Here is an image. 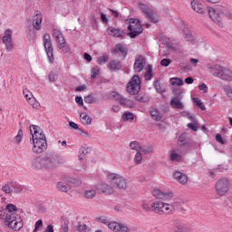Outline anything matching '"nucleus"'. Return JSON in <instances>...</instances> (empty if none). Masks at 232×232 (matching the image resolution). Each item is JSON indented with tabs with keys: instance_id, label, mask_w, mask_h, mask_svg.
<instances>
[{
	"instance_id": "nucleus-38",
	"label": "nucleus",
	"mask_w": 232,
	"mask_h": 232,
	"mask_svg": "<svg viewBox=\"0 0 232 232\" xmlns=\"http://www.w3.org/2000/svg\"><path fill=\"white\" fill-rule=\"evenodd\" d=\"M145 81H151L153 79V68L151 65H148V69L144 75Z\"/></svg>"
},
{
	"instance_id": "nucleus-12",
	"label": "nucleus",
	"mask_w": 232,
	"mask_h": 232,
	"mask_svg": "<svg viewBox=\"0 0 232 232\" xmlns=\"http://www.w3.org/2000/svg\"><path fill=\"white\" fill-rule=\"evenodd\" d=\"M2 42L5 46V50L7 52H12L14 50V41L12 40V30L6 29L5 31L4 36L2 38Z\"/></svg>"
},
{
	"instance_id": "nucleus-9",
	"label": "nucleus",
	"mask_w": 232,
	"mask_h": 232,
	"mask_svg": "<svg viewBox=\"0 0 232 232\" xmlns=\"http://www.w3.org/2000/svg\"><path fill=\"white\" fill-rule=\"evenodd\" d=\"M108 179L113 188H117L118 189H126V188H128V183L126 182V179L119 174H109Z\"/></svg>"
},
{
	"instance_id": "nucleus-24",
	"label": "nucleus",
	"mask_w": 232,
	"mask_h": 232,
	"mask_svg": "<svg viewBox=\"0 0 232 232\" xmlns=\"http://www.w3.org/2000/svg\"><path fill=\"white\" fill-rule=\"evenodd\" d=\"M109 35H111L112 37H123V35H126V33L121 29H117L115 27H109L107 30Z\"/></svg>"
},
{
	"instance_id": "nucleus-58",
	"label": "nucleus",
	"mask_w": 232,
	"mask_h": 232,
	"mask_svg": "<svg viewBox=\"0 0 232 232\" xmlns=\"http://www.w3.org/2000/svg\"><path fill=\"white\" fill-rule=\"evenodd\" d=\"M161 66H169L171 64V60L169 59H163L160 62Z\"/></svg>"
},
{
	"instance_id": "nucleus-45",
	"label": "nucleus",
	"mask_w": 232,
	"mask_h": 232,
	"mask_svg": "<svg viewBox=\"0 0 232 232\" xmlns=\"http://www.w3.org/2000/svg\"><path fill=\"white\" fill-rule=\"evenodd\" d=\"M193 101L196 106H198L200 110H202L203 111H206V105H204V102H202V100L198 98H193Z\"/></svg>"
},
{
	"instance_id": "nucleus-52",
	"label": "nucleus",
	"mask_w": 232,
	"mask_h": 232,
	"mask_svg": "<svg viewBox=\"0 0 232 232\" xmlns=\"http://www.w3.org/2000/svg\"><path fill=\"white\" fill-rule=\"evenodd\" d=\"M110 59V57H108V55H103L102 57H99L97 59V63L99 64H106V63H108V60Z\"/></svg>"
},
{
	"instance_id": "nucleus-25",
	"label": "nucleus",
	"mask_w": 232,
	"mask_h": 232,
	"mask_svg": "<svg viewBox=\"0 0 232 232\" xmlns=\"http://www.w3.org/2000/svg\"><path fill=\"white\" fill-rule=\"evenodd\" d=\"M131 150H134L135 151H140L143 153V155H148L153 152V147L151 146H135L131 147Z\"/></svg>"
},
{
	"instance_id": "nucleus-15",
	"label": "nucleus",
	"mask_w": 232,
	"mask_h": 232,
	"mask_svg": "<svg viewBox=\"0 0 232 232\" xmlns=\"http://www.w3.org/2000/svg\"><path fill=\"white\" fill-rule=\"evenodd\" d=\"M108 227L114 232H130V227H128V226L115 221L108 223Z\"/></svg>"
},
{
	"instance_id": "nucleus-22",
	"label": "nucleus",
	"mask_w": 232,
	"mask_h": 232,
	"mask_svg": "<svg viewBox=\"0 0 232 232\" xmlns=\"http://www.w3.org/2000/svg\"><path fill=\"white\" fill-rule=\"evenodd\" d=\"M173 177L175 180H178L179 184H187L188 183V175L180 172V171H175L173 173Z\"/></svg>"
},
{
	"instance_id": "nucleus-50",
	"label": "nucleus",
	"mask_w": 232,
	"mask_h": 232,
	"mask_svg": "<svg viewBox=\"0 0 232 232\" xmlns=\"http://www.w3.org/2000/svg\"><path fill=\"white\" fill-rule=\"evenodd\" d=\"M47 59L50 64H53L55 63V57L53 56V51H47L46 52Z\"/></svg>"
},
{
	"instance_id": "nucleus-21",
	"label": "nucleus",
	"mask_w": 232,
	"mask_h": 232,
	"mask_svg": "<svg viewBox=\"0 0 232 232\" xmlns=\"http://www.w3.org/2000/svg\"><path fill=\"white\" fill-rule=\"evenodd\" d=\"M190 6L192 10L194 12H197L198 14H206V11H204V5L198 0H192L190 3Z\"/></svg>"
},
{
	"instance_id": "nucleus-64",
	"label": "nucleus",
	"mask_w": 232,
	"mask_h": 232,
	"mask_svg": "<svg viewBox=\"0 0 232 232\" xmlns=\"http://www.w3.org/2000/svg\"><path fill=\"white\" fill-rule=\"evenodd\" d=\"M44 232H53V225H48Z\"/></svg>"
},
{
	"instance_id": "nucleus-4",
	"label": "nucleus",
	"mask_w": 232,
	"mask_h": 232,
	"mask_svg": "<svg viewBox=\"0 0 232 232\" xmlns=\"http://www.w3.org/2000/svg\"><path fill=\"white\" fill-rule=\"evenodd\" d=\"M138 8L144 14V15H146L148 21L154 24L159 23V14L153 10V7L150 4L146 2H138Z\"/></svg>"
},
{
	"instance_id": "nucleus-43",
	"label": "nucleus",
	"mask_w": 232,
	"mask_h": 232,
	"mask_svg": "<svg viewBox=\"0 0 232 232\" xmlns=\"http://www.w3.org/2000/svg\"><path fill=\"white\" fill-rule=\"evenodd\" d=\"M116 52H120L121 53L122 57H126L127 52L126 48H124L123 44H118L115 48Z\"/></svg>"
},
{
	"instance_id": "nucleus-18",
	"label": "nucleus",
	"mask_w": 232,
	"mask_h": 232,
	"mask_svg": "<svg viewBox=\"0 0 232 232\" xmlns=\"http://www.w3.org/2000/svg\"><path fill=\"white\" fill-rule=\"evenodd\" d=\"M24 98L26 99L27 102L35 110H39V102L35 101V98H34V94L30 92L28 90H24Z\"/></svg>"
},
{
	"instance_id": "nucleus-55",
	"label": "nucleus",
	"mask_w": 232,
	"mask_h": 232,
	"mask_svg": "<svg viewBox=\"0 0 232 232\" xmlns=\"http://www.w3.org/2000/svg\"><path fill=\"white\" fill-rule=\"evenodd\" d=\"M77 231L79 232H88V226L86 225H78L77 226Z\"/></svg>"
},
{
	"instance_id": "nucleus-28",
	"label": "nucleus",
	"mask_w": 232,
	"mask_h": 232,
	"mask_svg": "<svg viewBox=\"0 0 232 232\" xmlns=\"http://www.w3.org/2000/svg\"><path fill=\"white\" fill-rule=\"evenodd\" d=\"M56 188L58 191H62L63 193H68L72 189V187L68 183L63 181L58 182Z\"/></svg>"
},
{
	"instance_id": "nucleus-57",
	"label": "nucleus",
	"mask_w": 232,
	"mask_h": 232,
	"mask_svg": "<svg viewBox=\"0 0 232 232\" xmlns=\"http://www.w3.org/2000/svg\"><path fill=\"white\" fill-rule=\"evenodd\" d=\"M216 140L219 144H226V140H224V138H222V135H220V134L216 135Z\"/></svg>"
},
{
	"instance_id": "nucleus-54",
	"label": "nucleus",
	"mask_w": 232,
	"mask_h": 232,
	"mask_svg": "<svg viewBox=\"0 0 232 232\" xmlns=\"http://www.w3.org/2000/svg\"><path fill=\"white\" fill-rule=\"evenodd\" d=\"M48 79L50 82H55V81H57V74L53 72H51L49 73Z\"/></svg>"
},
{
	"instance_id": "nucleus-14",
	"label": "nucleus",
	"mask_w": 232,
	"mask_h": 232,
	"mask_svg": "<svg viewBox=\"0 0 232 232\" xmlns=\"http://www.w3.org/2000/svg\"><path fill=\"white\" fill-rule=\"evenodd\" d=\"M53 37L55 39L58 48L60 50H63V48L66 46V40L64 39V36L63 35V33H61V31L53 29Z\"/></svg>"
},
{
	"instance_id": "nucleus-1",
	"label": "nucleus",
	"mask_w": 232,
	"mask_h": 232,
	"mask_svg": "<svg viewBox=\"0 0 232 232\" xmlns=\"http://www.w3.org/2000/svg\"><path fill=\"white\" fill-rule=\"evenodd\" d=\"M61 164H64V159L55 152H49L44 156L32 158L28 162V167L32 171H44V169H55Z\"/></svg>"
},
{
	"instance_id": "nucleus-40",
	"label": "nucleus",
	"mask_w": 232,
	"mask_h": 232,
	"mask_svg": "<svg viewBox=\"0 0 232 232\" xmlns=\"http://www.w3.org/2000/svg\"><path fill=\"white\" fill-rule=\"evenodd\" d=\"M91 73V79H97L98 75H101V68L99 66L92 67Z\"/></svg>"
},
{
	"instance_id": "nucleus-47",
	"label": "nucleus",
	"mask_w": 232,
	"mask_h": 232,
	"mask_svg": "<svg viewBox=\"0 0 232 232\" xmlns=\"http://www.w3.org/2000/svg\"><path fill=\"white\" fill-rule=\"evenodd\" d=\"M181 117H186L187 119H189V121H191V122H195V115L190 114L189 111H184L181 112Z\"/></svg>"
},
{
	"instance_id": "nucleus-16",
	"label": "nucleus",
	"mask_w": 232,
	"mask_h": 232,
	"mask_svg": "<svg viewBox=\"0 0 232 232\" xmlns=\"http://www.w3.org/2000/svg\"><path fill=\"white\" fill-rule=\"evenodd\" d=\"M152 195L156 198H160L162 200H169L170 198H173V192L164 193L159 188H154L152 190Z\"/></svg>"
},
{
	"instance_id": "nucleus-62",
	"label": "nucleus",
	"mask_w": 232,
	"mask_h": 232,
	"mask_svg": "<svg viewBox=\"0 0 232 232\" xmlns=\"http://www.w3.org/2000/svg\"><path fill=\"white\" fill-rule=\"evenodd\" d=\"M101 19L102 23L108 24V17H106V14H104V13H101Z\"/></svg>"
},
{
	"instance_id": "nucleus-17",
	"label": "nucleus",
	"mask_w": 232,
	"mask_h": 232,
	"mask_svg": "<svg viewBox=\"0 0 232 232\" xmlns=\"http://www.w3.org/2000/svg\"><path fill=\"white\" fill-rule=\"evenodd\" d=\"M43 14L41 12H36L34 15H33V27L34 30L39 32L41 28H43Z\"/></svg>"
},
{
	"instance_id": "nucleus-51",
	"label": "nucleus",
	"mask_w": 232,
	"mask_h": 232,
	"mask_svg": "<svg viewBox=\"0 0 232 232\" xmlns=\"http://www.w3.org/2000/svg\"><path fill=\"white\" fill-rule=\"evenodd\" d=\"M70 184H72V186L79 187L81 184H82V181L77 178H70L69 179Z\"/></svg>"
},
{
	"instance_id": "nucleus-27",
	"label": "nucleus",
	"mask_w": 232,
	"mask_h": 232,
	"mask_svg": "<svg viewBox=\"0 0 232 232\" xmlns=\"http://www.w3.org/2000/svg\"><path fill=\"white\" fill-rule=\"evenodd\" d=\"M44 46L45 48V52L53 51V47L52 46V41L50 40V34H45L44 35Z\"/></svg>"
},
{
	"instance_id": "nucleus-63",
	"label": "nucleus",
	"mask_w": 232,
	"mask_h": 232,
	"mask_svg": "<svg viewBox=\"0 0 232 232\" xmlns=\"http://www.w3.org/2000/svg\"><path fill=\"white\" fill-rule=\"evenodd\" d=\"M189 63L192 64V66H197V64H198V59L191 58Z\"/></svg>"
},
{
	"instance_id": "nucleus-2",
	"label": "nucleus",
	"mask_w": 232,
	"mask_h": 232,
	"mask_svg": "<svg viewBox=\"0 0 232 232\" xmlns=\"http://www.w3.org/2000/svg\"><path fill=\"white\" fill-rule=\"evenodd\" d=\"M6 211L0 210V218L5 220V225L12 227L14 231H19V229L23 228V219L15 217V212L18 211V208L14 204L6 205Z\"/></svg>"
},
{
	"instance_id": "nucleus-44",
	"label": "nucleus",
	"mask_w": 232,
	"mask_h": 232,
	"mask_svg": "<svg viewBox=\"0 0 232 232\" xmlns=\"http://www.w3.org/2000/svg\"><path fill=\"white\" fill-rule=\"evenodd\" d=\"M84 102H86V104H94V102H97V98L92 94H89L84 98Z\"/></svg>"
},
{
	"instance_id": "nucleus-37",
	"label": "nucleus",
	"mask_w": 232,
	"mask_h": 232,
	"mask_svg": "<svg viewBox=\"0 0 232 232\" xmlns=\"http://www.w3.org/2000/svg\"><path fill=\"white\" fill-rule=\"evenodd\" d=\"M24 135V132L22 130V129H20L14 139V144H21V142H23Z\"/></svg>"
},
{
	"instance_id": "nucleus-29",
	"label": "nucleus",
	"mask_w": 232,
	"mask_h": 232,
	"mask_svg": "<svg viewBox=\"0 0 232 232\" xmlns=\"http://www.w3.org/2000/svg\"><path fill=\"white\" fill-rule=\"evenodd\" d=\"M150 113L154 121L157 122H160V121H162V114H160V111L159 109L151 108L150 111Z\"/></svg>"
},
{
	"instance_id": "nucleus-59",
	"label": "nucleus",
	"mask_w": 232,
	"mask_h": 232,
	"mask_svg": "<svg viewBox=\"0 0 232 232\" xmlns=\"http://www.w3.org/2000/svg\"><path fill=\"white\" fill-rule=\"evenodd\" d=\"M198 89L203 92V93H208V85L206 83L199 85Z\"/></svg>"
},
{
	"instance_id": "nucleus-5",
	"label": "nucleus",
	"mask_w": 232,
	"mask_h": 232,
	"mask_svg": "<svg viewBox=\"0 0 232 232\" xmlns=\"http://www.w3.org/2000/svg\"><path fill=\"white\" fill-rule=\"evenodd\" d=\"M30 133L33 139V144H36V146H46V135L39 126L31 125L30 126Z\"/></svg>"
},
{
	"instance_id": "nucleus-20",
	"label": "nucleus",
	"mask_w": 232,
	"mask_h": 232,
	"mask_svg": "<svg viewBox=\"0 0 232 232\" xmlns=\"http://www.w3.org/2000/svg\"><path fill=\"white\" fill-rule=\"evenodd\" d=\"M116 101H118V102L121 106H125V108H133V106H135V103L133 102V101L128 98H124L121 94H117Z\"/></svg>"
},
{
	"instance_id": "nucleus-30",
	"label": "nucleus",
	"mask_w": 232,
	"mask_h": 232,
	"mask_svg": "<svg viewBox=\"0 0 232 232\" xmlns=\"http://www.w3.org/2000/svg\"><path fill=\"white\" fill-rule=\"evenodd\" d=\"M169 159L172 162H181L182 155L179 154L177 150H172L169 151Z\"/></svg>"
},
{
	"instance_id": "nucleus-7",
	"label": "nucleus",
	"mask_w": 232,
	"mask_h": 232,
	"mask_svg": "<svg viewBox=\"0 0 232 232\" xmlns=\"http://www.w3.org/2000/svg\"><path fill=\"white\" fill-rule=\"evenodd\" d=\"M175 208H177L175 203L169 204L162 201H156L151 204V211H154V213H158L159 215H168L169 213H171V211H174Z\"/></svg>"
},
{
	"instance_id": "nucleus-23",
	"label": "nucleus",
	"mask_w": 232,
	"mask_h": 232,
	"mask_svg": "<svg viewBox=\"0 0 232 232\" xmlns=\"http://www.w3.org/2000/svg\"><path fill=\"white\" fill-rule=\"evenodd\" d=\"M170 106L174 110H184V103L180 102V98L172 97L170 100Z\"/></svg>"
},
{
	"instance_id": "nucleus-42",
	"label": "nucleus",
	"mask_w": 232,
	"mask_h": 232,
	"mask_svg": "<svg viewBox=\"0 0 232 232\" xmlns=\"http://www.w3.org/2000/svg\"><path fill=\"white\" fill-rule=\"evenodd\" d=\"M96 195H97L96 189L85 190V193H84L85 198H95Z\"/></svg>"
},
{
	"instance_id": "nucleus-31",
	"label": "nucleus",
	"mask_w": 232,
	"mask_h": 232,
	"mask_svg": "<svg viewBox=\"0 0 232 232\" xmlns=\"http://www.w3.org/2000/svg\"><path fill=\"white\" fill-rule=\"evenodd\" d=\"M135 119V114L130 111H124L121 115V121L123 122H131Z\"/></svg>"
},
{
	"instance_id": "nucleus-3",
	"label": "nucleus",
	"mask_w": 232,
	"mask_h": 232,
	"mask_svg": "<svg viewBox=\"0 0 232 232\" xmlns=\"http://www.w3.org/2000/svg\"><path fill=\"white\" fill-rule=\"evenodd\" d=\"M208 70L210 73L214 75V77H218V79H221L222 81H228L229 82H231L232 81L231 70L218 64H216L214 66H208Z\"/></svg>"
},
{
	"instance_id": "nucleus-39",
	"label": "nucleus",
	"mask_w": 232,
	"mask_h": 232,
	"mask_svg": "<svg viewBox=\"0 0 232 232\" xmlns=\"http://www.w3.org/2000/svg\"><path fill=\"white\" fill-rule=\"evenodd\" d=\"M169 82L172 86H182L184 84V81L180 78H171Z\"/></svg>"
},
{
	"instance_id": "nucleus-61",
	"label": "nucleus",
	"mask_w": 232,
	"mask_h": 232,
	"mask_svg": "<svg viewBox=\"0 0 232 232\" xmlns=\"http://www.w3.org/2000/svg\"><path fill=\"white\" fill-rule=\"evenodd\" d=\"M98 220L102 223V224H108V218L102 216L101 218H98Z\"/></svg>"
},
{
	"instance_id": "nucleus-48",
	"label": "nucleus",
	"mask_w": 232,
	"mask_h": 232,
	"mask_svg": "<svg viewBox=\"0 0 232 232\" xmlns=\"http://www.w3.org/2000/svg\"><path fill=\"white\" fill-rule=\"evenodd\" d=\"M134 162L136 164H140L142 162V152L140 150H136V155L134 158Z\"/></svg>"
},
{
	"instance_id": "nucleus-60",
	"label": "nucleus",
	"mask_w": 232,
	"mask_h": 232,
	"mask_svg": "<svg viewBox=\"0 0 232 232\" xmlns=\"http://www.w3.org/2000/svg\"><path fill=\"white\" fill-rule=\"evenodd\" d=\"M27 37H31L32 39H35V31L34 29H29L27 33Z\"/></svg>"
},
{
	"instance_id": "nucleus-10",
	"label": "nucleus",
	"mask_w": 232,
	"mask_h": 232,
	"mask_svg": "<svg viewBox=\"0 0 232 232\" xmlns=\"http://www.w3.org/2000/svg\"><path fill=\"white\" fill-rule=\"evenodd\" d=\"M127 92L130 95H137L140 92V78L135 74L127 84Z\"/></svg>"
},
{
	"instance_id": "nucleus-8",
	"label": "nucleus",
	"mask_w": 232,
	"mask_h": 232,
	"mask_svg": "<svg viewBox=\"0 0 232 232\" xmlns=\"http://www.w3.org/2000/svg\"><path fill=\"white\" fill-rule=\"evenodd\" d=\"M128 30H129L128 35H130L131 39H135V37H137L138 35H140L143 30L140 21L135 18L130 19Z\"/></svg>"
},
{
	"instance_id": "nucleus-46",
	"label": "nucleus",
	"mask_w": 232,
	"mask_h": 232,
	"mask_svg": "<svg viewBox=\"0 0 232 232\" xmlns=\"http://www.w3.org/2000/svg\"><path fill=\"white\" fill-rule=\"evenodd\" d=\"M187 127L189 130H192V131H198V121H197V119L195 118V121H192V123L187 124Z\"/></svg>"
},
{
	"instance_id": "nucleus-26",
	"label": "nucleus",
	"mask_w": 232,
	"mask_h": 232,
	"mask_svg": "<svg viewBox=\"0 0 232 232\" xmlns=\"http://www.w3.org/2000/svg\"><path fill=\"white\" fill-rule=\"evenodd\" d=\"M97 189H100L102 193H106V195H112L114 191L113 187L106 183H102L100 187H97Z\"/></svg>"
},
{
	"instance_id": "nucleus-53",
	"label": "nucleus",
	"mask_w": 232,
	"mask_h": 232,
	"mask_svg": "<svg viewBox=\"0 0 232 232\" xmlns=\"http://www.w3.org/2000/svg\"><path fill=\"white\" fill-rule=\"evenodd\" d=\"M2 191H5L6 194L14 193V189L6 184L2 186Z\"/></svg>"
},
{
	"instance_id": "nucleus-41",
	"label": "nucleus",
	"mask_w": 232,
	"mask_h": 232,
	"mask_svg": "<svg viewBox=\"0 0 232 232\" xmlns=\"http://www.w3.org/2000/svg\"><path fill=\"white\" fill-rule=\"evenodd\" d=\"M223 91L226 94V96L232 101V87L231 85H225L223 88Z\"/></svg>"
},
{
	"instance_id": "nucleus-13",
	"label": "nucleus",
	"mask_w": 232,
	"mask_h": 232,
	"mask_svg": "<svg viewBox=\"0 0 232 232\" xmlns=\"http://www.w3.org/2000/svg\"><path fill=\"white\" fill-rule=\"evenodd\" d=\"M172 229L173 232H191V228L179 219L172 221Z\"/></svg>"
},
{
	"instance_id": "nucleus-35",
	"label": "nucleus",
	"mask_w": 232,
	"mask_h": 232,
	"mask_svg": "<svg viewBox=\"0 0 232 232\" xmlns=\"http://www.w3.org/2000/svg\"><path fill=\"white\" fill-rule=\"evenodd\" d=\"M92 151V149L90 147H81L79 150V159L80 160H82L86 155H88L89 152Z\"/></svg>"
},
{
	"instance_id": "nucleus-6",
	"label": "nucleus",
	"mask_w": 232,
	"mask_h": 232,
	"mask_svg": "<svg viewBox=\"0 0 232 232\" xmlns=\"http://www.w3.org/2000/svg\"><path fill=\"white\" fill-rule=\"evenodd\" d=\"M208 15L213 23L218 24L220 28H224V15H226V8L224 7H209Z\"/></svg>"
},
{
	"instance_id": "nucleus-36",
	"label": "nucleus",
	"mask_w": 232,
	"mask_h": 232,
	"mask_svg": "<svg viewBox=\"0 0 232 232\" xmlns=\"http://www.w3.org/2000/svg\"><path fill=\"white\" fill-rule=\"evenodd\" d=\"M46 150H48L47 146H33L32 148V151L34 153H36L37 155H39L40 153H44Z\"/></svg>"
},
{
	"instance_id": "nucleus-49",
	"label": "nucleus",
	"mask_w": 232,
	"mask_h": 232,
	"mask_svg": "<svg viewBox=\"0 0 232 232\" xmlns=\"http://www.w3.org/2000/svg\"><path fill=\"white\" fill-rule=\"evenodd\" d=\"M11 189H13V193H21V191H23V187H21L19 183H13Z\"/></svg>"
},
{
	"instance_id": "nucleus-56",
	"label": "nucleus",
	"mask_w": 232,
	"mask_h": 232,
	"mask_svg": "<svg viewBox=\"0 0 232 232\" xmlns=\"http://www.w3.org/2000/svg\"><path fill=\"white\" fill-rule=\"evenodd\" d=\"M41 227H43V219H39L38 221H36L35 228H34V232L39 231V229H41Z\"/></svg>"
},
{
	"instance_id": "nucleus-11",
	"label": "nucleus",
	"mask_w": 232,
	"mask_h": 232,
	"mask_svg": "<svg viewBox=\"0 0 232 232\" xmlns=\"http://www.w3.org/2000/svg\"><path fill=\"white\" fill-rule=\"evenodd\" d=\"M216 191L220 197H224L229 191V179L227 178L219 179L215 184Z\"/></svg>"
},
{
	"instance_id": "nucleus-19",
	"label": "nucleus",
	"mask_w": 232,
	"mask_h": 232,
	"mask_svg": "<svg viewBox=\"0 0 232 232\" xmlns=\"http://www.w3.org/2000/svg\"><path fill=\"white\" fill-rule=\"evenodd\" d=\"M144 66H146V58L142 55L138 56L134 63V72L140 73V72L144 70Z\"/></svg>"
},
{
	"instance_id": "nucleus-32",
	"label": "nucleus",
	"mask_w": 232,
	"mask_h": 232,
	"mask_svg": "<svg viewBox=\"0 0 232 232\" xmlns=\"http://www.w3.org/2000/svg\"><path fill=\"white\" fill-rule=\"evenodd\" d=\"M80 121L82 124H83L84 126H88V124L92 122V117H90V115H88V113L86 112H82L80 114Z\"/></svg>"
},
{
	"instance_id": "nucleus-33",
	"label": "nucleus",
	"mask_w": 232,
	"mask_h": 232,
	"mask_svg": "<svg viewBox=\"0 0 232 232\" xmlns=\"http://www.w3.org/2000/svg\"><path fill=\"white\" fill-rule=\"evenodd\" d=\"M183 34L186 39V41H190L193 44H195V39H193V34H191V31L188 27L183 28Z\"/></svg>"
},
{
	"instance_id": "nucleus-34",
	"label": "nucleus",
	"mask_w": 232,
	"mask_h": 232,
	"mask_svg": "<svg viewBox=\"0 0 232 232\" xmlns=\"http://www.w3.org/2000/svg\"><path fill=\"white\" fill-rule=\"evenodd\" d=\"M108 69L111 72H115L116 70H121V63L119 61L112 60L108 63Z\"/></svg>"
}]
</instances>
